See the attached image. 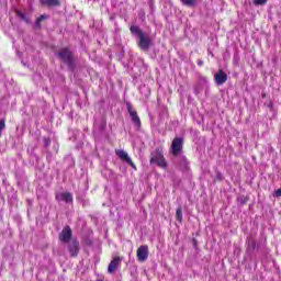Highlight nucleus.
I'll return each mask as SVG.
<instances>
[{"label":"nucleus","instance_id":"obj_7","mask_svg":"<svg viewBox=\"0 0 281 281\" xmlns=\"http://www.w3.org/2000/svg\"><path fill=\"white\" fill-rule=\"evenodd\" d=\"M136 256L139 262H146V260H148V246H140L137 249Z\"/></svg>","mask_w":281,"mask_h":281},{"label":"nucleus","instance_id":"obj_6","mask_svg":"<svg viewBox=\"0 0 281 281\" xmlns=\"http://www.w3.org/2000/svg\"><path fill=\"white\" fill-rule=\"evenodd\" d=\"M153 45V40L146 34L143 33V35L139 37L138 47H140L144 52L148 49Z\"/></svg>","mask_w":281,"mask_h":281},{"label":"nucleus","instance_id":"obj_8","mask_svg":"<svg viewBox=\"0 0 281 281\" xmlns=\"http://www.w3.org/2000/svg\"><path fill=\"white\" fill-rule=\"evenodd\" d=\"M59 240L61 243H69L71 240V228L69 226H66L61 233L59 234Z\"/></svg>","mask_w":281,"mask_h":281},{"label":"nucleus","instance_id":"obj_3","mask_svg":"<svg viewBox=\"0 0 281 281\" xmlns=\"http://www.w3.org/2000/svg\"><path fill=\"white\" fill-rule=\"evenodd\" d=\"M58 58L63 60V63H66V65H69L71 67L74 59L71 58V52L67 48H63L59 53H57Z\"/></svg>","mask_w":281,"mask_h":281},{"label":"nucleus","instance_id":"obj_17","mask_svg":"<svg viewBox=\"0 0 281 281\" xmlns=\"http://www.w3.org/2000/svg\"><path fill=\"white\" fill-rule=\"evenodd\" d=\"M45 19H47V16H45V15H41L40 18H37V20L35 22V26L41 27V22L45 21Z\"/></svg>","mask_w":281,"mask_h":281},{"label":"nucleus","instance_id":"obj_5","mask_svg":"<svg viewBox=\"0 0 281 281\" xmlns=\"http://www.w3.org/2000/svg\"><path fill=\"white\" fill-rule=\"evenodd\" d=\"M127 111L130 113L133 124L136 126V128H140L142 120H139V115H137V111H135L133 106H131V104H127Z\"/></svg>","mask_w":281,"mask_h":281},{"label":"nucleus","instance_id":"obj_9","mask_svg":"<svg viewBox=\"0 0 281 281\" xmlns=\"http://www.w3.org/2000/svg\"><path fill=\"white\" fill-rule=\"evenodd\" d=\"M214 80L218 87L225 85L227 82V74L223 70H220L217 74L214 76Z\"/></svg>","mask_w":281,"mask_h":281},{"label":"nucleus","instance_id":"obj_10","mask_svg":"<svg viewBox=\"0 0 281 281\" xmlns=\"http://www.w3.org/2000/svg\"><path fill=\"white\" fill-rule=\"evenodd\" d=\"M57 201H64L65 203H72L74 202V195L69 192H61L56 194Z\"/></svg>","mask_w":281,"mask_h":281},{"label":"nucleus","instance_id":"obj_19","mask_svg":"<svg viewBox=\"0 0 281 281\" xmlns=\"http://www.w3.org/2000/svg\"><path fill=\"white\" fill-rule=\"evenodd\" d=\"M254 3L255 5H265V3H267V0H255Z\"/></svg>","mask_w":281,"mask_h":281},{"label":"nucleus","instance_id":"obj_20","mask_svg":"<svg viewBox=\"0 0 281 281\" xmlns=\"http://www.w3.org/2000/svg\"><path fill=\"white\" fill-rule=\"evenodd\" d=\"M3 128H5V121H0V135L3 133Z\"/></svg>","mask_w":281,"mask_h":281},{"label":"nucleus","instance_id":"obj_4","mask_svg":"<svg viewBox=\"0 0 281 281\" xmlns=\"http://www.w3.org/2000/svg\"><path fill=\"white\" fill-rule=\"evenodd\" d=\"M182 149H183V138H179V137L175 138L171 143V148H170L172 155L177 157Z\"/></svg>","mask_w":281,"mask_h":281},{"label":"nucleus","instance_id":"obj_14","mask_svg":"<svg viewBox=\"0 0 281 281\" xmlns=\"http://www.w3.org/2000/svg\"><path fill=\"white\" fill-rule=\"evenodd\" d=\"M131 32L132 34H136V36H138V38L144 35V32H142V30H139V27L137 26H131Z\"/></svg>","mask_w":281,"mask_h":281},{"label":"nucleus","instance_id":"obj_12","mask_svg":"<svg viewBox=\"0 0 281 281\" xmlns=\"http://www.w3.org/2000/svg\"><path fill=\"white\" fill-rule=\"evenodd\" d=\"M78 240H72L69 246H68V251L70 254V256H72V258H76V256H78Z\"/></svg>","mask_w":281,"mask_h":281},{"label":"nucleus","instance_id":"obj_1","mask_svg":"<svg viewBox=\"0 0 281 281\" xmlns=\"http://www.w3.org/2000/svg\"><path fill=\"white\" fill-rule=\"evenodd\" d=\"M150 164H156L159 168H166L168 166L166 158H164V154L159 149L151 154Z\"/></svg>","mask_w":281,"mask_h":281},{"label":"nucleus","instance_id":"obj_11","mask_svg":"<svg viewBox=\"0 0 281 281\" xmlns=\"http://www.w3.org/2000/svg\"><path fill=\"white\" fill-rule=\"evenodd\" d=\"M120 262H122V259L120 257H115L108 267V273H115V271H117V267H120Z\"/></svg>","mask_w":281,"mask_h":281},{"label":"nucleus","instance_id":"obj_24","mask_svg":"<svg viewBox=\"0 0 281 281\" xmlns=\"http://www.w3.org/2000/svg\"><path fill=\"white\" fill-rule=\"evenodd\" d=\"M198 65H199L200 67H203V60H198Z\"/></svg>","mask_w":281,"mask_h":281},{"label":"nucleus","instance_id":"obj_18","mask_svg":"<svg viewBox=\"0 0 281 281\" xmlns=\"http://www.w3.org/2000/svg\"><path fill=\"white\" fill-rule=\"evenodd\" d=\"M183 5H194L196 3V0H181Z\"/></svg>","mask_w":281,"mask_h":281},{"label":"nucleus","instance_id":"obj_21","mask_svg":"<svg viewBox=\"0 0 281 281\" xmlns=\"http://www.w3.org/2000/svg\"><path fill=\"white\" fill-rule=\"evenodd\" d=\"M43 142H44V146H49V145L52 144V139H49V138H47V137H45V138L43 139Z\"/></svg>","mask_w":281,"mask_h":281},{"label":"nucleus","instance_id":"obj_2","mask_svg":"<svg viewBox=\"0 0 281 281\" xmlns=\"http://www.w3.org/2000/svg\"><path fill=\"white\" fill-rule=\"evenodd\" d=\"M115 155L119 157V159H121V161H125V164H128V166L134 168V170H137L135 162H133V159H131V156H128V153H126L124 149H116Z\"/></svg>","mask_w":281,"mask_h":281},{"label":"nucleus","instance_id":"obj_16","mask_svg":"<svg viewBox=\"0 0 281 281\" xmlns=\"http://www.w3.org/2000/svg\"><path fill=\"white\" fill-rule=\"evenodd\" d=\"M16 14L22 19V21H25V23H30V19H27V16L23 12L16 11Z\"/></svg>","mask_w":281,"mask_h":281},{"label":"nucleus","instance_id":"obj_15","mask_svg":"<svg viewBox=\"0 0 281 281\" xmlns=\"http://www.w3.org/2000/svg\"><path fill=\"white\" fill-rule=\"evenodd\" d=\"M176 216L180 223L183 221V212L181 211V209H177Z\"/></svg>","mask_w":281,"mask_h":281},{"label":"nucleus","instance_id":"obj_13","mask_svg":"<svg viewBox=\"0 0 281 281\" xmlns=\"http://www.w3.org/2000/svg\"><path fill=\"white\" fill-rule=\"evenodd\" d=\"M43 3L45 5H48L49 8H54L56 5H60V1H58V0H43Z\"/></svg>","mask_w":281,"mask_h":281},{"label":"nucleus","instance_id":"obj_23","mask_svg":"<svg viewBox=\"0 0 281 281\" xmlns=\"http://www.w3.org/2000/svg\"><path fill=\"white\" fill-rule=\"evenodd\" d=\"M217 179L221 181L223 180V175L222 173H217Z\"/></svg>","mask_w":281,"mask_h":281},{"label":"nucleus","instance_id":"obj_22","mask_svg":"<svg viewBox=\"0 0 281 281\" xmlns=\"http://www.w3.org/2000/svg\"><path fill=\"white\" fill-rule=\"evenodd\" d=\"M274 195H276V196H281V189L276 190V191H274Z\"/></svg>","mask_w":281,"mask_h":281}]
</instances>
